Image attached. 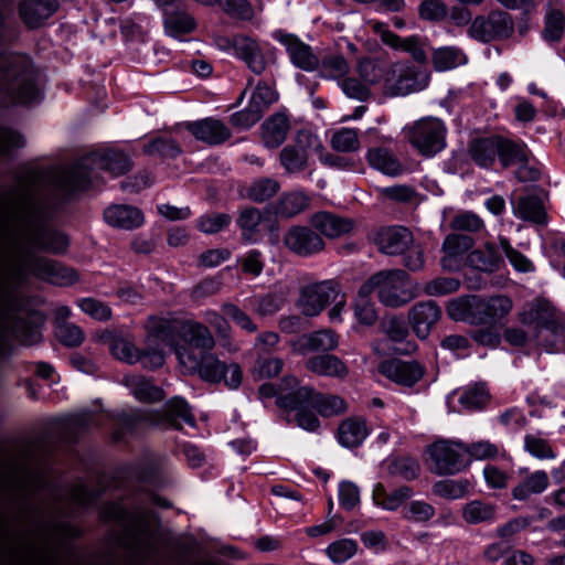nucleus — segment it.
Here are the masks:
<instances>
[{
	"mask_svg": "<svg viewBox=\"0 0 565 565\" xmlns=\"http://www.w3.org/2000/svg\"><path fill=\"white\" fill-rule=\"evenodd\" d=\"M15 244L19 249L18 263L23 269L41 278L52 279L54 273L58 270L56 265L46 258L30 257L24 249L36 248L62 253L66 249L68 239L62 233L42 228L29 212V207H25L15 233Z\"/></svg>",
	"mask_w": 565,
	"mask_h": 565,
	"instance_id": "nucleus-1",
	"label": "nucleus"
},
{
	"mask_svg": "<svg viewBox=\"0 0 565 565\" xmlns=\"http://www.w3.org/2000/svg\"><path fill=\"white\" fill-rule=\"evenodd\" d=\"M130 167L129 158L121 151H93L72 167L58 171L55 182L58 189L68 193L83 191L96 184L99 171L104 170L117 177L128 172Z\"/></svg>",
	"mask_w": 565,
	"mask_h": 565,
	"instance_id": "nucleus-2",
	"label": "nucleus"
},
{
	"mask_svg": "<svg viewBox=\"0 0 565 565\" xmlns=\"http://www.w3.org/2000/svg\"><path fill=\"white\" fill-rule=\"evenodd\" d=\"M513 307V300L507 295H467L451 299L446 309L449 318L455 321L497 327L507 322Z\"/></svg>",
	"mask_w": 565,
	"mask_h": 565,
	"instance_id": "nucleus-3",
	"label": "nucleus"
},
{
	"mask_svg": "<svg viewBox=\"0 0 565 565\" xmlns=\"http://www.w3.org/2000/svg\"><path fill=\"white\" fill-rule=\"evenodd\" d=\"M175 354L184 373H195L210 383L224 381L225 385L233 390L242 384L241 366L237 363L226 364L210 350L193 352L188 348H175Z\"/></svg>",
	"mask_w": 565,
	"mask_h": 565,
	"instance_id": "nucleus-4",
	"label": "nucleus"
},
{
	"mask_svg": "<svg viewBox=\"0 0 565 565\" xmlns=\"http://www.w3.org/2000/svg\"><path fill=\"white\" fill-rule=\"evenodd\" d=\"M522 324L532 327L537 344L550 353L556 352L564 338V322L559 312L545 299H534L518 313Z\"/></svg>",
	"mask_w": 565,
	"mask_h": 565,
	"instance_id": "nucleus-5",
	"label": "nucleus"
},
{
	"mask_svg": "<svg viewBox=\"0 0 565 565\" xmlns=\"http://www.w3.org/2000/svg\"><path fill=\"white\" fill-rule=\"evenodd\" d=\"M1 79V87L18 103L29 104L40 97L35 72L26 56L18 55L7 61Z\"/></svg>",
	"mask_w": 565,
	"mask_h": 565,
	"instance_id": "nucleus-6",
	"label": "nucleus"
},
{
	"mask_svg": "<svg viewBox=\"0 0 565 565\" xmlns=\"http://www.w3.org/2000/svg\"><path fill=\"white\" fill-rule=\"evenodd\" d=\"M371 291H377L380 301L386 307H401L416 297L408 275L402 269L381 271L373 275L366 282Z\"/></svg>",
	"mask_w": 565,
	"mask_h": 565,
	"instance_id": "nucleus-7",
	"label": "nucleus"
},
{
	"mask_svg": "<svg viewBox=\"0 0 565 565\" xmlns=\"http://www.w3.org/2000/svg\"><path fill=\"white\" fill-rule=\"evenodd\" d=\"M408 142L425 157H433L446 147L447 128L436 117H424L403 128Z\"/></svg>",
	"mask_w": 565,
	"mask_h": 565,
	"instance_id": "nucleus-8",
	"label": "nucleus"
},
{
	"mask_svg": "<svg viewBox=\"0 0 565 565\" xmlns=\"http://www.w3.org/2000/svg\"><path fill=\"white\" fill-rule=\"evenodd\" d=\"M514 26V20L510 13L495 9L487 14L476 15L467 30V34L475 41L490 43L511 38Z\"/></svg>",
	"mask_w": 565,
	"mask_h": 565,
	"instance_id": "nucleus-9",
	"label": "nucleus"
},
{
	"mask_svg": "<svg viewBox=\"0 0 565 565\" xmlns=\"http://www.w3.org/2000/svg\"><path fill=\"white\" fill-rule=\"evenodd\" d=\"M429 83L426 71L396 63L386 72L383 88L392 96H405L425 89Z\"/></svg>",
	"mask_w": 565,
	"mask_h": 565,
	"instance_id": "nucleus-10",
	"label": "nucleus"
},
{
	"mask_svg": "<svg viewBox=\"0 0 565 565\" xmlns=\"http://www.w3.org/2000/svg\"><path fill=\"white\" fill-rule=\"evenodd\" d=\"M146 349L141 351L139 362L146 369H157L162 366L166 361L160 347L172 344L170 320L151 317L146 324Z\"/></svg>",
	"mask_w": 565,
	"mask_h": 565,
	"instance_id": "nucleus-11",
	"label": "nucleus"
},
{
	"mask_svg": "<svg viewBox=\"0 0 565 565\" xmlns=\"http://www.w3.org/2000/svg\"><path fill=\"white\" fill-rule=\"evenodd\" d=\"M437 475L459 472L465 463V445L460 441L438 440L427 448Z\"/></svg>",
	"mask_w": 565,
	"mask_h": 565,
	"instance_id": "nucleus-12",
	"label": "nucleus"
},
{
	"mask_svg": "<svg viewBox=\"0 0 565 565\" xmlns=\"http://www.w3.org/2000/svg\"><path fill=\"white\" fill-rule=\"evenodd\" d=\"M319 147L320 142L317 136L308 130H301L297 134L295 142L284 147L280 151V164L287 173L302 171L307 167L310 151Z\"/></svg>",
	"mask_w": 565,
	"mask_h": 565,
	"instance_id": "nucleus-13",
	"label": "nucleus"
},
{
	"mask_svg": "<svg viewBox=\"0 0 565 565\" xmlns=\"http://www.w3.org/2000/svg\"><path fill=\"white\" fill-rule=\"evenodd\" d=\"M337 284L324 280L301 288L297 307L307 317H316L322 312L331 299L337 298Z\"/></svg>",
	"mask_w": 565,
	"mask_h": 565,
	"instance_id": "nucleus-14",
	"label": "nucleus"
},
{
	"mask_svg": "<svg viewBox=\"0 0 565 565\" xmlns=\"http://www.w3.org/2000/svg\"><path fill=\"white\" fill-rule=\"evenodd\" d=\"M237 224L242 230L243 237L249 242L258 241L265 232L277 238V222L268 211L246 207L241 212Z\"/></svg>",
	"mask_w": 565,
	"mask_h": 565,
	"instance_id": "nucleus-15",
	"label": "nucleus"
},
{
	"mask_svg": "<svg viewBox=\"0 0 565 565\" xmlns=\"http://www.w3.org/2000/svg\"><path fill=\"white\" fill-rule=\"evenodd\" d=\"M217 45L223 50H233L234 54L243 60L253 73L259 75L265 71V57L254 39L236 35L233 39H218Z\"/></svg>",
	"mask_w": 565,
	"mask_h": 565,
	"instance_id": "nucleus-16",
	"label": "nucleus"
},
{
	"mask_svg": "<svg viewBox=\"0 0 565 565\" xmlns=\"http://www.w3.org/2000/svg\"><path fill=\"white\" fill-rule=\"evenodd\" d=\"M282 244L291 253L303 257L320 253L324 248L320 235L309 227L299 225L291 226L285 232Z\"/></svg>",
	"mask_w": 565,
	"mask_h": 565,
	"instance_id": "nucleus-17",
	"label": "nucleus"
},
{
	"mask_svg": "<svg viewBox=\"0 0 565 565\" xmlns=\"http://www.w3.org/2000/svg\"><path fill=\"white\" fill-rule=\"evenodd\" d=\"M380 373L396 385L413 387L423 379L425 370L416 361L393 359L380 365Z\"/></svg>",
	"mask_w": 565,
	"mask_h": 565,
	"instance_id": "nucleus-18",
	"label": "nucleus"
},
{
	"mask_svg": "<svg viewBox=\"0 0 565 565\" xmlns=\"http://www.w3.org/2000/svg\"><path fill=\"white\" fill-rule=\"evenodd\" d=\"M171 326V334L174 331H178L179 335L186 343L183 348H188L193 352L195 350H212L215 341L211 333V331L202 323L194 320H185L180 323V326H174L170 321ZM173 341V338L171 337Z\"/></svg>",
	"mask_w": 565,
	"mask_h": 565,
	"instance_id": "nucleus-19",
	"label": "nucleus"
},
{
	"mask_svg": "<svg viewBox=\"0 0 565 565\" xmlns=\"http://www.w3.org/2000/svg\"><path fill=\"white\" fill-rule=\"evenodd\" d=\"M339 345V337L331 329H322L309 334H303L291 341L295 353L307 355L311 352L332 351Z\"/></svg>",
	"mask_w": 565,
	"mask_h": 565,
	"instance_id": "nucleus-20",
	"label": "nucleus"
},
{
	"mask_svg": "<svg viewBox=\"0 0 565 565\" xmlns=\"http://www.w3.org/2000/svg\"><path fill=\"white\" fill-rule=\"evenodd\" d=\"M473 246V239L470 236L461 234H449L443 243L444 256L440 265L444 270H459L463 264L466 253Z\"/></svg>",
	"mask_w": 565,
	"mask_h": 565,
	"instance_id": "nucleus-21",
	"label": "nucleus"
},
{
	"mask_svg": "<svg viewBox=\"0 0 565 565\" xmlns=\"http://www.w3.org/2000/svg\"><path fill=\"white\" fill-rule=\"evenodd\" d=\"M310 397H312V388L301 386L295 376L287 375L278 384V406L281 408L307 407Z\"/></svg>",
	"mask_w": 565,
	"mask_h": 565,
	"instance_id": "nucleus-22",
	"label": "nucleus"
},
{
	"mask_svg": "<svg viewBox=\"0 0 565 565\" xmlns=\"http://www.w3.org/2000/svg\"><path fill=\"white\" fill-rule=\"evenodd\" d=\"M274 38L281 43L289 55L291 63L305 71H312L319 65L318 57L306 43L292 34L276 32Z\"/></svg>",
	"mask_w": 565,
	"mask_h": 565,
	"instance_id": "nucleus-23",
	"label": "nucleus"
},
{
	"mask_svg": "<svg viewBox=\"0 0 565 565\" xmlns=\"http://www.w3.org/2000/svg\"><path fill=\"white\" fill-rule=\"evenodd\" d=\"M370 25L373 31L381 36L383 43L391 46L392 49L407 52L417 61H424L426 58L422 41L418 36L412 35L407 38H399L398 35L391 32L384 23L377 21H371Z\"/></svg>",
	"mask_w": 565,
	"mask_h": 565,
	"instance_id": "nucleus-24",
	"label": "nucleus"
},
{
	"mask_svg": "<svg viewBox=\"0 0 565 565\" xmlns=\"http://www.w3.org/2000/svg\"><path fill=\"white\" fill-rule=\"evenodd\" d=\"M186 129L200 141L220 145L231 137L228 127L221 120L209 117L186 124Z\"/></svg>",
	"mask_w": 565,
	"mask_h": 565,
	"instance_id": "nucleus-25",
	"label": "nucleus"
},
{
	"mask_svg": "<svg viewBox=\"0 0 565 565\" xmlns=\"http://www.w3.org/2000/svg\"><path fill=\"white\" fill-rule=\"evenodd\" d=\"M374 242L382 253L397 255L408 248L412 234L403 226L383 227L376 233Z\"/></svg>",
	"mask_w": 565,
	"mask_h": 565,
	"instance_id": "nucleus-26",
	"label": "nucleus"
},
{
	"mask_svg": "<svg viewBox=\"0 0 565 565\" xmlns=\"http://www.w3.org/2000/svg\"><path fill=\"white\" fill-rule=\"evenodd\" d=\"M489 399V393L482 385H475L462 391H455L447 397L449 408L454 412L481 409Z\"/></svg>",
	"mask_w": 565,
	"mask_h": 565,
	"instance_id": "nucleus-27",
	"label": "nucleus"
},
{
	"mask_svg": "<svg viewBox=\"0 0 565 565\" xmlns=\"http://www.w3.org/2000/svg\"><path fill=\"white\" fill-rule=\"evenodd\" d=\"M440 308L436 302L428 300L418 302L409 311V320L418 338L425 339L429 334L430 328L439 320Z\"/></svg>",
	"mask_w": 565,
	"mask_h": 565,
	"instance_id": "nucleus-28",
	"label": "nucleus"
},
{
	"mask_svg": "<svg viewBox=\"0 0 565 565\" xmlns=\"http://www.w3.org/2000/svg\"><path fill=\"white\" fill-rule=\"evenodd\" d=\"M104 218L110 226L128 231L141 226L145 221L140 210L125 204L108 206L104 211Z\"/></svg>",
	"mask_w": 565,
	"mask_h": 565,
	"instance_id": "nucleus-29",
	"label": "nucleus"
},
{
	"mask_svg": "<svg viewBox=\"0 0 565 565\" xmlns=\"http://www.w3.org/2000/svg\"><path fill=\"white\" fill-rule=\"evenodd\" d=\"M519 472L525 473V476L512 489V497L515 500H526L533 494L543 493L550 486L548 475L544 470L530 472L526 468H521Z\"/></svg>",
	"mask_w": 565,
	"mask_h": 565,
	"instance_id": "nucleus-30",
	"label": "nucleus"
},
{
	"mask_svg": "<svg viewBox=\"0 0 565 565\" xmlns=\"http://www.w3.org/2000/svg\"><path fill=\"white\" fill-rule=\"evenodd\" d=\"M413 495L414 491L408 486L387 491L382 483H376L372 491L374 504L385 511H396Z\"/></svg>",
	"mask_w": 565,
	"mask_h": 565,
	"instance_id": "nucleus-31",
	"label": "nucleus"
},
{
	"mask_svg": "<svg viewBox=\"0 0 565 565\" xmlns=\"http://www.w3.org/2000/svg\"><path fill=\"white\" fill-rule=\"evenodd\" d=\"M290 122L286 115L275 114L262 125V141L268 149L278 148L287 138Z\"/></svg>",
	"mask_w": 565,
	"mask_h": 565,
	"instance_id": "nucleus-32",
	"label": "nucleus"
},
{
	"mask_svg": "<svg viewBox=\"0 0 565 565\" xmlns=\"http://www.w3.org/2000/svg\"><path fill=\"white\" fill-rule=\"evenodd\" d=\"M370 435L366 420L361 417L344 419L338 428V441L347 448L359 447Z\"/></svg>",
	"mask_w": 565,
	"mask_h": 565,
	"instance_id": "nucleus-33",
	"label": "nucleus"
},
{
	"mask_svg": "<svg viewBox=\"0 0 565 565\" xmlns=\"http://www.w3.org/2000/svg\"><path fill=\"white\" fill-rule=\"evenodd\" d=\"M56 9V0H25L20 8V14L29 28H38L42 25Z\"/></svg>",
	"mask_w": 565,
	"mask_h": 565,
	"instance_id": "nucleus-34",
	"label": "nucleus"
},
{
	"mask_svg": "<svg viewBox=\"0 0 565 565\" xmlns=\"http://www.w3.org/2000/svg\"><path fill=\"white\" fill-rule=\"evenodd\" d=\"M311 224L327 237L335 238L348 234L353 228V222L328 212H320L312 216Z\"/></svg>",
	"mask_w": 565,
	"mask_h": 565,
	"instance_id": "nucleus-35",
	"label": "nucleus"
},
{
	"mask_svg": "<svg viewBox=\"0 0 565 565\" xmlns=\"http://www.w3.org/2000/svg\"><path fill=\"white\" fill-rule=\"evenodd\" d=\"M306 367L321 376L343 380L349 374V369L343 361L332 354L313 356L306 362Z\"/></svg>",
	"mask_w": 565,
	"mask_h": 565,
	"instance_id": "nucleus-36",
	"label": "nucleus"
},
{
	"mask_svg": "<svg viewBox=\"0 0 565 565\" xmlns=\"http://www.w3.org/2000/svg\"><path fill=\"white\" fill-rule=\"evenodd\" d=\"M466 262L471 268L484 273H493L499 269L502 257L492 243H486L482 247L469 253Z\"/></svg>",
	"mask_w": 565,
	"mask_h": 565,
	"instance_id": "nucleus-37",
	"label": "nucleus"
},
{
	"mask_svg": "<svg viewBox=\"0 0 565 565\" xmlns=\"http://www.w3.org/2000/svg\"><path fill=\"white\" fill-rule=\"evenodd\" d=\"M497 508L494 504L482 500H472L461 509L462 520L468 524L491 523L495 520Z\"/></svg>",
	"mask_w": 565,
	"mask_h": 565,
	"instance_id": "nucleus-38",
	"label": "nucleus"
},
{
	"mask_svg": "<svg viewBox=\"0 0 565 565\" xmlns=\"http://www.w3.org/2000/svg\"><path fill=\"white\" fill-rule=\"evenodd\" d=\"M122 381L130 393L141 402H153L162 398L161 390L143 376L126 375Z\"/></svg>",
	"mask_w": 565,
	"mask_h": 565,
	"instance_id": "nucleus-39",
	"label": "nucleus"
},
{
	"mask_svg": "<svg viewBox=\"0 0 565 565\" xmlns=\"http://www.w3.org/2000/svg\"><path fill=\"white\" fill-rule=\"evenodd\" d=\"M315 408L321 416L331 417L344 413L348 408L345 401L338 395H323L315 392L307 403V407Z\"/></svg>",
	"mask_w": 565,
	"mask_h": 565,
	"instance_id": "nucleus-40",
	"label": "nucleus"
},
{
	"mask_svg": "<svg viewBox=\"0 0 565 565\" xmlns=\"http://www.w3.org/2000/svg\"><path fill=\"white\" fill-rule=\"evenodd\" d=\"M371 285L365 282L360 287L354 302V317L363 326H372L377 320V312L374 303L371 301Z\"/></svg>",
	"mask_w": 565,
	"mask_h": 565,
	"instance_id": "nucleus-41",
	"label": "nucleus"
},
{
	"mask_svg": "<svg viewBox=\"0 0 565 565\" xmlns=\"http://www.w3.org/2000/svg\"><path fill=\"white\" fill-rule=\"evenodd\" d=\"M516 217L534 223H544L545 211L542 201L534 195L521 196L513 206Z\"/></svg>",
	"mask_w": 565,
	"mask_h": 565,
	"instance_id": "nucleus-42",
	"label": "nucleus"
},
{
	"mask_svg": "<svg viewBox=\"0 0 565 565\" xmlns=\"http://www.w3.org/2000/svg\"><path fill=\"white\" fill-rule=\"evenodd\" d=\"M163 23L166 33L172 38L188 34L195 29L194 19L184 11L166 10Z\"/></svg>",
	"mask_w": 565,
	"mask_h": 565,
	"instance_id": "nucleus-43",
	"label": "nucleus"
},
{
	"mask_svg": "<svg viewBox=\"0 0 565 565\" xmlns=\"http://www.w3.org/2000/svg\"><path fill=\"white\" fill-rule=\"evenodd\" d=\"M466 63V54L456 46L439 47L433 53V65L438 72H446Z\"/></svg>",
	"mask_w": 565,
	"mask_h": 565,
	"instance_id": "nucleus-44",
	"label": "nucleus"
},
{
	"mask_svg": "<svg viewBox=\"0 0 565 565\" xmlns=\"http://www.w3.org/2000/svg\"><path fill=\"white\" fill-rule=\"evenodd\" d=\"M499 145L497 137L475 140L470 146V156L478 166L488 168L497 158Z\"/></svg>",
	"mask_w": 565,
	"mask_h": 565,
	"instance_id": "nucleus-45",
	"label": "nucleus"
},
{
	"mask_svg": "<svg viewBox=\"0 0 565 565\" xmlns=\"http://www.w3.org/2000/svg\"><path fill=\"white\" fill-rule=\"evenodd\" d=\"M497 140L500 143L497 157L504 167L527 162L529 151L524 145H519L499 137H497Z\"/></svg>",
	"mask_w": 565,
	"mask_h": 565,
	"instance_id": "nucleus-46",
	"label": "nucleus"
},
{
	"mask_svg": "<svg viewBox=\"0 0 565 565\" xmlns=\"http://www.w3.org/2000/svg\"><path fill=\"white\" fill-rule=\"evenodd\" d=\"M180 420L191 427L195 426L194 417L185 399L173 397L166 406V422L168 425L179 428Z\"/></svg>",
	"mask_w": 565,
	"mask_h": 565,
	"instance_id": "nucleus-47",
	"label": "nucleus"
},
{
	"mask_svg": "<svg viewBox=\"0 0 565 565\" xmlns=\"http://www.w3.org/2000/svg\"><path fill=\"white\" fill-rule=\"evenodd\" d=\"M470 489L467 479H445L433 486V493L447 500H458L466 497Z\"/></svg>",
	"mask_w": 565,
	"mask_h": 565,
	"instance_id": "nucleus-48",
	"label": "nucleus"
},
{
	"mask_svg": "<svg viewBox=\"0 0 565 565\" xmlns=\"http://www.w3.org/2000/svg\"><path fill=\"white\" fill-rule=\"evenodd\" d=\"M285 302V296L278 292H269L265 296H254L247 299L248 306L260 317L271 316L278 312Z\"/></svg>",
	"mask_w": 565,
	"mask_h": 565,
	"instance_id": "nucleus-49",
	"label": "nucleus"
},
{
	"mask_svg": "<svg viewBox=\"0 0 565 565\" xmlns=\"http://www.w3.org/2000/svg\"><path fill=\"white\" fill-rule=\"evenodd\" d=\"M309 196L302 191L286 193L279 200L277 213L286 217L294 216L305 211L309 206Z\"/></svg>",
	"mask_w": 565,
	"mask_h": 565,
	"instance_id": "nucleus-50",
	"label": "nucleus"
},
{
	"mask_svg": "<svg viewBox=\"0 0 565 565\" xmlns=\"http://www.w3.org/2000/svg\"><path fill=\"white\" fill-rule=\"evenodd\" d=\"M369 163L376 170L388 174L396 175L401 172V166L393 154L382 148L371 149L366 154Z\"/></svg>",
	"mask_w": 565,
	"mask_h": 565,
	"instance_id": "nucleus-51",
	"label": "nucleus"
},
{
	"mask_svg": "<svg viewBox=\"0 0 565 565\" xmlns=\"http://www.w3.org/2000/svg\"><path fill=\"white\" fill-rule=\"evenodd\" d=\"M358 552V543L352 539H341L332 542L326 548L330 561L334 564H342L352 558Z\"/></svg>",
	"mask_w": 565,
	"mask_h": 565,
	"instance_id": "nucleus-52",
	"label": "nucleus"
},
{
	"mask_svg": "<svg viewBox=\"0 0 565 565\" xmlns=\"http://www.w3.org/2000/svg\"><path fill=\"white\" fill-rule=\"evenodd\" d=\"M435 508L424 500H413L402 510L403 518L415 523H426L435 516Z\"/></svg>",
	"mask_w": 565,
	"mask_h": 565,
	"instance_id": "nucleus-53",
	"label": "nucleus"
},
{
	"mask_svg": "<svg viewBox=\"0 0 565 565\" xmlns=\"http://www.w3.org/2000/svg\"><path fill=\"white\" fill-rule=\"evenodd\" d=\"M331 147L339 152H352L360 148L359 134L353 128H340L330 139Z\"/></svg>",
	"mask_w": 565,
	"mask_h": 565,
	"instance_id": "nucleus-54",
	"label": "nucleus"
},
{
	"mask_svg": "<svg viewBox=\"0 0 565 565\" xmlns=\"http://www.w3.org/2000/svg\"><path fill=\"white\" fill-rule=\"evenodd\" d=\"M524 450L539 460H553L556 458V452L550 443L534 434L524 436Z\"/></svg>",
	"mask_w": 565,
	"mask_h": 565,
	"instance_id": "nucleus-55",
	"label": "nucleus"
},
{
	"mask_svg": "<svg viewBox=\"0 0 565 565\" xmlns=\"http://www.w3.org/2000/svg\"><path fill=\"white\" fill-rule=\"evenodd\" d=\"M284 366V361L280 358H258L250 374L255 381L271 379L277 376Z\"/></svg>",
	"mask_w": 565,
	"mask_h": 565,
	"instance_id": "nucleus-56",
	"label": "nucleus"
},
{
	"mask_svg": "<svg viewBox=\"0 0 565 565\" xmlns=\"http://www.w3.org/2000/svg\"><path fill=\"white\" fill-rule=\"evenodd\" d=\"M113 355L128 364H135L141 359V351L127 338H116L110 344Z\"/></svg>",
	"mask_w": 565,
	"mask_h": 565,
	"instance_id": "nucleus-57",
	"label": "nucleus"
},
{
	"mask_svg": "<svg viewBox=\"0 0 565 565\" xmlns=\"http://www.w3.org/2000/svg\"><path fill=\"white\" fill-rule=\"evenodd\" d=\"M420 471L419 465L409 457H398L388 465V473L403 480H414Z\"/></svg>",
	"mask_w": 565,
	"mask_h": 565,
	"instance_id": "nucleus-58",
	"label": "nucleus"
},
{
	"mask_svg": "<svg viewBox=\"0 0 565 565\" xmlns=\"http://www.w3.org/2000/svg\"><path fill=\"white\" fill-rule=\"evenodd\" d=\"M143 151L150 156L158 154L166 158H175L181 153V148L171 138L157 137L143 145Z\"/></svg>",
	"mask_w": 565,
	"mask_h": 565,
	"instance_id": "nucleus-59",
	"label": "nucleus"
},
{
	"mask_svg": "<svg viewBox=\"0 0 565 565\" xmlns=\"http://www.w3.org/2000/svg\"><path fill=\"white\" fill-rule=\"evenodd\" d=\"M565 28V17L556 9H550L545 17L543 36L548 42H557L562 39Z\"/></svg>",
	"mask_w": 565,
	"mask_h": 565,
	"instance_id": "nucleus-60",
	"label": "nucleus"
},
{
	"mask_svg": "<svg viewBox=\"0 0 565 565\" xmlns=\"http://www.w3.org/2000/svg\"><path fill=\"white\" fill-rule=\"evenodd\" d=\"M349 72V64L342 55L331 54L321 62V74L327 78L341 79Z\"/></svg>",
	"mask_w": 565,
	"mask_h": 565,
	"instance_id": "nucleus-61",
	"label": "nucleus"
},
{
	"mask_svg": "<svg viewBox=\"0 0 565 565\" xmlns=\"http://www.w3.org/2000/svg\"><path fill=\"white\" fill-rule=\"evenodd\" d=\"M279 184L273 179H259L252 183L248 196L253 201L264 202L277 193Z\"/></svg>",
	"mask_w": 565,
	"mask_h": 565,
	"instance_id": "nucleus-62",
	"label": "nucleus"
},
{
	"mask_svg": "<svg viewBox=\"0 0 565 565\" xmlns=\"http://www.w3.org/2000/svg\"><path fill=\"white\" fill-rule=\"evenodd\" d=\"M262 114L259 106L249 102L246 108L231 116V124L239 129H248L260 119Z\"/></svg>",
	"mask_w": 565,
	"mask_h": 565,
	"instance_id": "nucleus-63",
	"label": "nucleus"
},
{
	"mask_svg": "<svg viewBox=\"0 0 565 565\" xmlns=\"http://www.w3.org/2000/svg\"><path fill=\"white\" fill-rule=\"evenodd\" d=\"M420 19L426 21H441L448 14V8L443 0H424L418 7Z\"/></svg>",
	"mask_w": 565,
	"mask_h": 565,
	"instance_id": "nucleus-64",
	"label": "nucleus"
}]
</instances>
